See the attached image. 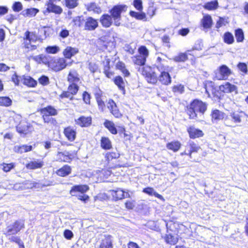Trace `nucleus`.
Here are the masks:
<instances>
[{"instance_id": "nucleus-42", "label": "nucleus", "mask_w": 248, "mask_h": 248, "mask_svg": "<svg viewBox=\"0 0 248 248\" xmlns=\"http://www.w3.org/2000/svg\"><path fill=\"white\" fill-rule=\"evenodd\" d=\"M100 248H113L112 237L110 235H105L100 245Z\"/></svg>"}, {"instance_id": "nucleus-44", "label": "nucleus", "mask_w": 248, "mask_h": 248, "mask_svg": "<svg viewBox=\"0 0 248 248\" xmlns=\"http://www.w3.org/2000/svg\"><path fill=\"white\" fill-rule=\"evenodd\" d=\"M129 15L131 17H134L137 20H143L144 21L147 20L145 13L142 11L138 13L134 11H130L129 12Z\"/></svg>"}, {"instance_id": "nucleus-22", "label": "nucleus", "mask_w": 248, "mask_h": 248, "mask_svg": "<svg viewBox=\"0 0 248 248\" xmlns=\"http://www.w3.org/2000/svg\"><path fill=\"white\" fill-rule=\"evenodd\" d=\"M99 26L98 20L92 16H88L85 19L84 30L86 31H93Z\"/></svg>"}, {"instance_id": "nucleus-18", "label": "nucleus", "mask_w": 248, "mask_h": 248, "mask_svg": "<svg viewBox=\"0 0 248 248\" xmlns=\"http://www.w3.org/2000/svg\"><path fill=\"white\" fill-rule=\"evenodd\" d=\"M110 192L112 200L115 201L122 200L130 197V195L128 191H124L121 188L111 190Z\"/></svg>"}, {"instance_id": "nucleus-30", "label": "nucleus", "mask_w": 248, "mask_h": 248, "mask_svg": "<svg viewBox=\"0 0 248 248\" xmlns=\"http://www.w3.org/2000/svg\"><path fill=\"white\" fill-rule=\"evenodd\" d=\"M44 165V161L41 159H33L27 163L25 167L28 170H33L41 169Z\"/></svg>"}, {"instance_id": "nucleus-47", "label": "nucleus", "mask_w": 248, "mask_h": 248, "mask_svg": "<svg viewBox=\"0 0 248 248\" xmlns=\"http://www.w3.org/2000/svg\"><path fill=\"white\" fill-rule=\"evenodd\" d=\"M223 40V42L228 45L232 44L234 42V39L232 34L229 31H226L224 33Z\"/></svg>"}, {"instance_id": "nucleus-34", "label": "nucleus", "mask_w": 248, "mask_h": 248, "mask_svg": "<svg viewBox=\"0 0 248 248\" xmlns=\"http://www.w3.org/2000/svg\"><path fill=\"white\" fill-rule=\"evenodd\" d=\"M100 146L102 149L107 151L112 148V143L110 139L106 136H102L100 140Z\"/></svg>"}, {"instance_id": "nucleus-54", "label": "nucleus", "mask_w": 248, "mask_h": 248, "mask_svg": "<svg viewBox=\"0 0 248 248\" xmlns=\"http://www.w3.org/2000/svg\"><path fill=\"white\" fill-rule=\"evenodd\" d=\"M119 133L120 135L123 134L125 141H129L132 138L131 134H128L126 133L125 128L124 126H119Z\"/></svg>"}, {"instance_id": "nucleus-33", "label": "nucleus", "mask_w": 248, "mask_h": 248, "mask_svg": "<svg viewBox=\"0 0 248 248\" xmlns=\"http://www.w3.org/2000/svg\"><path fill=\"white\" fill-rule=\"evenodd\" d=\"M78 48L67 46L63 50L62 54L65 59H70L72 57L78 53Z\"/></svg>"}, {"instance_id": "nucleus-12", "label": "nucleus", "mask_w": 248, "mask_h": 248, "mask_svg": "<svg viewBox=\"0 0 248 248\" xmlns=\"http://www.w3.org/2000/svg\"><path fill=\"white\" fill-rule=\"evenodd\" d=\"M201 146L192 140H189L185 146L184 151L181 153L182 156L186 155L190 158H192V155L199 152L201 150Z\"/></svg>"}, {"instance_id": "nucleus-49", "label": "nucleus", "mask_w": 248, "mask_h": 248, "mask_svg": "<svg viewBox=\"0 0 248 248\" xmlns=\"http://www.w3.org/2000/svg\"><path fill=\"white\" fill-rule=\"evenodd\" d=\"M64 6L69 9H73L79 5L78 0H64Z\"/></svg>"}, {"instance_id": "nucleus-16", "label": "nucleus", "mask_w": 248, "mask_h": 248, "mask_svg": "<svg viewBox=\"0 0 248 248\" xmlns=\"http://www.w3.org/2000/svg\"><path fill=\"white\" fill-rule=\"evenodd\" d=\"M93 95L99 109L101 111H104L106 108V105L105 102L102 99L103 92L99 87L96 86L94 88Z\"/></svg>"}, {"instance_id": "nucleus-10", "label": "nucleus", "mask_w": 248, "mask_h": 248, "mask_svg": "<svg viewBox=\"0 0 248 248\" xmlns=\"http://www.w3.org/2000/svg\"><path fill=\"white\" fill-rule=\"evenodd\" d=\"M24 227V221L22 219L17 220L7 226L5 232L4 234L7 237L12 235H15Z\"/></svg>"}, {"instance_id": "nucleus-46", "label": "nucleus", "mask_w": 248, "mask_h": 248, "mask_svg": "<svg viewBox=\"0 0 248 248\" xmlns=\"http://www.w3.org/2000/svg\"><path fill=\"white\" fill-rule=\"evenodd\" d=\"M12 100L7 96H0V107L8 108L12 105Z\"/></svg>"}, {"instance_id": "nucleus-6", "label": "nucleus", "mask_w": 248, "mask_h": 248, "mask_svg": "<svg viewBox=\"0 0 248 248\" xmlns=\"http://www.w3.org/2000/svg\"><path fill=\"white\" fill-rule=\"evenodd\" d=\"M138 55L132 57L134 64L144 67L149 56V51L145 46H140L138 48Z\"/></svg>"}, {"instance_id": "nucleus-23", "label": "nucleus", "mask_w": 248, "mask_h": 248, "mask_svg": "<svg viewBox=\"0 0 248 248\" xmlns=\"http://www.w3.org/2000/svg\"><path fill=\"white\" fill-rule=\"evenodd\" d=\"M32 126L26 122H19V124L16 126V128L17 132L20 135L25 136L26 135L31 133Z\"/></svg>"}, {"instance_id": "nucleus-29", "label": "nucleus", "mask_w": 248, "mask_h": 248, "mask_svg": "<svg viewBox=\"0 0 248 248\" xmlns=\"http://www.w3.org/2000/svg\"><path fill=\"white\" fill-rule=\"evenodd\" d=\"M67 81L69 83L78 84L80 82L79 75L76 70L72 69L69 71L67 77Z\"/></svg>"}, {"instance_id": "nucleus-17", "label": "nucleus", "mask_w": 248, "mask_h": 248, "mask_svg": "<svg viewBox=\"0 0 248 248\" xmlns=\"http://www.w3.org/2000/svg\"><path fill=\"white\" fill-rule=\"evenodd\" d=\"M76 124L80 128H89L93 124L91 116L80 115L75 120Z\"/></svg>"}, {"instance_id": "nucleus-20", "label": "nucleus", "mask_w": 248, "mask_h": 248, "mask_svg": "<svg viewBox=\"0 0 248 248\" xmlns=\"http://www.w3.org/2000/svg\"><path fill=\"white\" fill-rule=\"evenodd\" d=\"M46 8L43 11L44 15H47L49 13L61 15L63 12V9L60 6L56 5L54 3L46 2Z\"/></svg>"}, {"instance_id": "nucleus-56", "label": "nucleus", "mask_w": 248, "mask_h": 248, "mask_svg": "<svg viewBox=\"0 0 248 248\" xmlns=\"http://www.w3.org/2000/svg\"><path fill=\"white\" fill-rule=\"evenodd\" d=\"M171 90L174 93H177L181 94L183 93L185 91V86L181 84L175 85L172 86Z\"/></svg>"}, {"instance_id": "nucleus-19", "label": "nucleus", "mask_w": 248, "mask_h": 248, "mask_svg": "<svg viewBox=\"0 0 248 248\" xmlns=\"http://www.w3.org/2000/svg\"><path fill=\"white\" fill-rule=\"evenodd\" d=\"M63 133L66 140L70 142L74 141L77 137L76 129L71 125L64 127Z\"/></svg>"}, {"instance_id": "nucleus-32", "label": "nucleus", "mask_w": 248, "mask_h": 248, "mask_svg": "<svg viewBox=\"0 0 248 248\" xmlns=\"http://www.w3.org/2000/svg\"><path fill=\"white\" fill-rule=\"evenodd\" d=\"M51 56L41 54L32 57V59L38 64H44L48 66Z\"/></svg>"}, {"instance_id": "nucleus-27", "label": "nucleus", "mask_w": 248, "mask_h": 248, "mask_svg": "<svg viewBox=\"0 0 248 248\" xmlns=\"http://www.w3.org/2000/svg\"><path fill=\"white\" fill-rule=\"evenodd\" d=\"M218 87L224 94L232 93L233 92L236 93L237 90V87L229 82H226L218 86Z\"/></svg>"}, {"instance_id": "nucleus-53", "label": "nucleus", "mask_w": 248, "mask_h": 248, "mask_svg": "<svg viewBox=\"0 0 248 248\" xmlns=\"http://www.w3.org/2000/svg\"><path fill=\"white\" fill-rule=\"evenodd\" d=\"M165 240L167 244L174 245L177 243L178 239L176 236L171 234H168L166 235Z\"/></svg>"}, {"instance_id": "nucleus-37", "label": "nucleus", "mask_w": 248, "mask_h": 248, "mask_svg": "<svg viewBox=\"0 0 248 248\" xmlns=\"http://www.w3.org/2000/svg\"><path fill=\"white\" fill-rule=\"evenodd\" d=\"M115 68L122 73L124 77L130 76V73L126 68L125 63L122 61L119 60L115 64Z\"/></svg>"}, {"instance_id": "nucleus-24", "label": "nucleus", "mask_w": 248, "mask_h": 248, "mask_svg": "<svg viewBox=\"0 0 248 248\" xmlns=\"http://www.w3.org/2000/svg\"><path fill=\"white\" fill-rule=\"evenodd\" d=\"M211 93L213 99L219 104H222L223 101L225 99L226 95L221 91L220 88L218 87L217 88L215 86H213L212 87Z\"/></svg>"}, {"instance_id": "nucleus-2", "label": "nucleus", "mask_w": 248, "mask_h": 248, "mask_svg": "<svg viewBox=\"0 0 248 248\" xmlns=\"http://www.w3.org/2000/svg\"><path fill=\"white\" fill-rule=\"evenodd\" d=\"M37 112L41 115L43 123L52 129L59 126L57 120L53 117L58 113V110L54 107L47 105L38 109Z\"/></svg>"}, {"instance_id": "nucleus-63", "label": "nucleus", "mask_w": 248, "mask_h": 248, "mask_svg": "<svg viewBox=\"0 0 248 248\" xmlns=\"http://www.w3.org/2000/svg\"><path fill=\"white\" fill-rule=\"evenodd\" d=\"M38 82L42 85L46 86L49 83V80L47 76L42 75L38 78Z\"/></svg>"}, {"instance_id": "nucleus-39", "label": "nucleus", "mask_w": 248, "mask_h": 248, "mask_svg": "<svg viewBox=\"0 0 248 248\" xmlns=\"http://www.w3.org/2000/svg\"><path fill=\"white\" fill-rule=\"evenodd\" d=\"M113 81L118 89L124 93L125 92V85L123 78L121 76H117L113 79Z\"/></svg>"}, {"instance_id": "nucleus-14", "label": "nucleus", "mask_w": 248, "mask_h": 248, "mask_svg": "<svg viewBox=\"0 0 248 248\" xmlns=\"http://www.w3.org/2000/svg\"><path fill=\"white\" fill-rule=\"evenodd\" d=\"M217 74L216 77L219 80H226L232 74V71L226 65L222 64L218 68Z\"/></svg>"}, {"instance_id": "nucleus-45", "label": "nucleus", "mask_w": 248, "mask_h": 248, "mask_svg": "<svg viewBox=\"0 0 248 248\" xmlns=\"http://www.w3.org/2000/svg\"><path fill=\"white\" fill-rule=\"evenodd\" d=\"M88 12H93L94 14H100L102 12L101 8L94 2L90 3L86 7Z\"/></svg>"}, {"instance_id": "nucleus-40", "label": "nucleus", "mask_w": 248, "mask_h": 248, "mask_svg": "<svg viewBox=\"0 0 248 248\" xmlns=\"http://www.w3.org/2000/svg\"><path fill=\"white\" fill-rule=\"evenodd\" d=\"M15 153L17 154H23L30 152L32 150V146L31 145H28L26 144L21 145H16L13 148Z\"/></svg>"}, {"instance_id": "nucleus-15", "label": "nucleus", "mask_w": 248, "mask_h": 248, "mask_svg": "<svg viewBox=\"0 0 248 248\" xmlns=\"http://www.w3.org/2000/svg\"><path fill=\"white\" fill-rule=\"evenodd\" d=\"M107 108L109 112L115 118L120 119L122 117L123 114L116 102L112 99H109L107 103Z\"/></svg>"}, {"instance_id": "nucleus-26", "label": "nucleus", "mask_w": 248, "mask_h": 248, "mask_svg": "<svg viewBox=\"0 0 248 248\" xmlns=\"http://www.w3.org/2000/svg\"><path fill=\"white\" fill-rule=\"evenodd\" d=\"M72 170V167L70 165L65 164L58 169L55 173L58 177H66L71 174Z\"/></svg>"}, {"instance_id": "nucleus-51", "label": "nucleus", "mask_w": 248, "mask_h": 248, "mask_svg": "<svg viewBox=\"0 0 248 248\" xmlns=\"http://www.w3.org/2000/svg\"><path fill=\"white\" fill-rule=\"evenodd\" d=\"M0 166L2 167V170L4 172H8L15 168L16 164L14 162L9 163H2L0 164Z\"/></svg>"}, {"instance_id": "nucleus-59", "label": "nucleus", "mask_w": 248, "mask_h": 248, "mask_svg": "<svg viewBox=\"0 0 248 248\" xmlns=\"http://www.w3.org/2000/svg\"><path fill=\"white\" fill-rule=\"evenodd\" d=\"M237 67L239 71L242 73L244 75L247 74L248 72L247 64L245 62H238L237 64Z\"/></svg>"}, {"instance_id": "nucleus-28", "label": "nucleus", "mask_w": 248, "mask_h": 248, "mask_svg": "<svg viewBox=\"0 0 248 248\" xmlns=\"http://www.w3.org/2000/svg\"><path fill=\"white\" fill-rule=\"evenodd\" d=\"M189 55L194 56V54L192 53L191 50H187L185 52L179 53L173 57V60L176 62H184L188 60V56Z\"/></svg>"}, {"instance_id": "nucleus-8", "label": "nucleus", "mask_w": 248, "mask_h": 248, "mask_svg": "<svg viewBox=\"0 0 248 248\" xmlns=\"http://www.w3.org/2000/svg\"><path fill=\"white\" fill-rule=\"evenodd\" d=\"M66 60L64 58L51 57L48 67L55 72L64 69L67 66Z\"/></svg>"}, {"instance_id": "nucleus-64", "label": "nucleus", "mask_w": 248, "mask_h": 248, "mask_svg": "<svg viewBox=\"0 0 248 248\" xmlns=\"http://www.w3.org/2000/svg\"><path fill=\"white\" fill-rule=\"evenodd\" d=\"M20 77L15 72L11 77V81L14 83L15 86H18L20 83Z\"/></svg>"}, {"instance_id": "nucleus-5", "label": "nucleus", "mask_w": 248, "mask_h": 248, "mask_svg": "<svg viewBox=\"0 0 248 248\" xmlns=\"http://www.w3.org/2000/svg\"><path fill=\"white\" fill-rule=\"evenodd\" d=\"M87 185H75L71 187L69 193L72 197H76L77 200L82 202L89 200V196L86 194L89 190Z\"/></svg>"}, {"instance_id": "nucleus-9", "label": "nucleus", "mask_w": 248, "mask_h": 248, "mask_svg": "<svg viewBox=\"0 0 248 248\" xmlns=\"http://www.w3.org/2000/svg\"><path fill=\"white\" fill-rule=\"evenodd\" d=\"M56 161L60 163H71L77 157V151L58 152Z\"/></svg>"}, {"instance_id": "nucleus-57", "label": "nucleus", "mask_w": 248, "mask_h": 248, "mask_svg": "<svg viewBox=\"0 0 248 248\" xmlns=\"http://www.w3.org/2000/svg\"><path fill=\"white\" fill-rule=\"evenodd\" d=\"M85 20L83 16H79L75 17L73 20V22L74 23L75 25L80 27L83 25V23H85Z\"/></svg>"}, {"instance_id": "nucleus-61", "label": "nucleus", "mask_w": 248, "mask_h": 248, "mask_svg": "<svg viewBox=\"0 0 248 248\" xmlns=\"http://www.w3.org/2000/svg\"><path fill=\"white\" fill-rule=\"evenodd\" d=\"M230 116L232 118V121L234 123L237 124L241 122L242 117L239 114L235 112H232L230 114Z\"/></svg>"}, {"instance_id": "nucleus-31", "label": "nucleus", "mask_w": 248, "mask_h": 248, "mask_svg": "<svg viewBox=\"0 0 248 248\" xmlns=\"http://www.w3.org/2000/svg\"><path fill=\"white\" fill-rule=\"evenodd\" d=\"M113 18L108 14L102 15L100 18L99 21L103 27L108 28L110 27L113 23Z\"/></svg>"}, {"instance_id": "nucleus-11", "label": "nucleus", "mask_w": 248, "mask_h": 248, "mask_svg": "<svg viewBox=\"0 0 248 248\" xmlns=\"http://www.w3.org/2000/svg\"><path fill=\"white\" fill-rule=\"evenodd\" d=\"M127 6L125 5H116L113 6L111 9L109 11L110 15L113 18L114 21V24L116 26H118L120 25V23L118 21L121 18V14L126 11Z\"/></svg>"}, {"instance_id": "nucleus-38", "label": "nucleus", "mask_w": 248, "mask_h": 248, "mask_svg": "<svg viewBox=\"0 0 248 248\" xmlns=\"http://www.w3.org/2000/svg\"><path fill=\"white\" fill-rule=\"evenodd\" d=\"M181 143L177 140L171 141L166 144V148L174 153L178 152L181 149Z\"/></svg>"}, {"instance_id": "nucleus-4", "label": "nucleus", "mask_w": 248, "mask_h": 248, "mask_svg": "<svg viewBox=\"0 0 248 248\" xmlns=\"http://www.w3.org/2000/svg\"><path fill=\"white\" fill-rule=\"evenodd\" d=\"M39 39L38 36L35 31H26L22 37V47L27 52L32 51L37 49L38 46L32 45Z\"/></svg>"}, {"instance_id": "nucleus-50", "label": "nucleus", "mask_w": 248, "mask_h": 248, "mask_svg": "<svg viewBox=\"0 0 248 248\" xmlns=\"http://www.w3.org/2000/svg\"><path fill=\"white\" fill-rule=\"evenodd\" d=\"M234 35L237 43L243 42L245 37L244 33L242 29L238 28L234 31Z\"/></svg>"}, {"instance_id": "nucleus-60", "label": "nucleus", "mask_w": 248, "mask_h": 248, "mask_svg": "<svg viewBox=\"0 0 248 248\" xmlns=\"http://www.w3.org/2000/svg\"><path fill=\"white\" fill-rule=\"evenodd\" d=\"M59 50L60 48L57 46H48L45 48V51L47 54H56Z\"/></svg>"}, {"instance_id": "nucleus-3", "label": "nucleus", "mask_w": 248, "mask_h": 248, "mask_svg": "<svg viewBox=\"0 0 248 248\" xmlns=\"http://www.w3.org/2000/svg\"><path fill=\"white\" fill-rule=\"evenodd\" d=\"M207 109V105L205 102L194 99L186 106L185 111L189 119H195L198 117L197 112L203 114Z\"/></svg>"}, {"instance_id": "nucleus-35", "label": "nucleus", "mask_w": 248, "mask_h": 248, "mask_svg": "<svg viewBox=\"0 0 248 248\" xmlns=\"http://www.w3.org/2000/svg\"><path fill=\"white\" fill-rule=\"evenodd\" d=\"M103 73L108 78H111L115 75V72L111 69L110 61L109 59L106 60L105 64L103 65Z\"/></svg>"}, {"instance_id": "nucleus-43", "label": "nucleus", "mask_w": 248, "mask_h": 248, "mask_svg": "<svg viewBox=\"0 0 248 248\" xmlns=\"http://www.w3.org/2000/svg\"><path fill=\"white\" fill-rule=\"evenodd\" d=\"M104 126L112 135H116L118 131L114 123L110 120H106L104 122Z\"/></svg>"}, {"instance_id": "nucleus-55", "label": "nucleus", "mask_w": 248, "mask_h": 248, "mask_svg": "<svg viewBox=\"0 0 248 248\" xmlns=\"http://www.w3.org/2000/svg\"><path fill=\"white\" fill-rule=\"evenodd\" d=\"M164 61L160 57H158L156 59V62L158 64L155 66L156 68L160 71L161 70H168L169 66L168 65H165L162 62Z\"/></svg>"}, {"instance_id": "nucleus-41", "label": "nucleus", "mask_w": 248, "mask_h": 248, "mask_svg": "<svg viewBox=\"0 0 248 248\" xmlns=\"http://www.w3.org/2000/svg\"><path fill=\"white\" fill-rule=\"evenodd\" d=\"M213 25V20L209 15H204L201 20V25L204 29H210Z\"/></svg>"}, {"instance_id": "nucleus-25", "label": "nucleus", "mask_w": 248, "mask_h": 248, "mask_svg": "<svg viewBox=\"0 0 248 248\" xmlns=\"http://www.w3.org/2000/svg\"><path fill=\"white\" fill-rule=\"evenodd\" d=\"M210 116L213 122H217L222 120L226 121L228 119V116L225 113L217 109L212 110Z\"/></svg>"}, {"instance_id": "nucleus-48", "label": "nucleus", "mask_w": 248, "mask_h": 248, "mask_svg": "<svg viewBox=\"0 0 248 248\" xmlns=\"http://www.w3.org/2000/svg\"><path fill=\"white\" fill-rule=\"evenodd\" d=\"M218 7V3L217 0L207 2L203 5V8L209 11L215 10Z\"/></svg>"}, {"instance_id": "nucleus-1", "label": "nucleus", "mask_w": 248, "mask_h": 248, "mask_svg": "<svg viewBox=\"0 0 248 248\" xmlns=\"http://www.w3.org/2000/svg\"><path fill=\"white\" fill-rule=\"evenodd\" d=\"M146 82L151 85H156L159 82L162 85L168 86L172 82V78L168 70H161L159 75L151 66L146 65L139 70Z\"/></svg>"}, {"instance_id": "nucleus-58", "label": "nucleus", "mask_w": 248, "mask_h": 248, "mask_svg": "<svg viewBox=\"0 0 248 248\" xmlns=\"http://www.w3.org/2000/svg\"><path fill=\"white\" fill-rule=\"evenodd\" d=\"M91 94L87 91H83L82 94V99L84 103L87 105H91Z\"/></svg>"}, {"instance_id": "nucleus-62", "label": "nucleus", "mask_w": 248, "mask_h": 248, "mask_svg": "<svg viewBox=\"0 0 248 248\" xmlns=\"http://www.w3.org/2000/svg\"><path fill=\"white\" fill-rule=\"evenodd\" d=\"M39 10L35 8H28L26 10L25 15L27 16L32 17L39 12Z\"/></svg>"}, {"instance_id": "nucleus-52", "label": "nucleus", "mask_w": 248, "mask_h": 248, "mask_svg": "<svg viewBox=\"0 0 248 248\" xmlns=\"http://www.w3.org/2000/svg\"><path fill=\"white\" fill-rule=\"evenodd\" d=\"M229 23V18L228 17H219L218 20L217 21L216 27L219 29L222 26H226Z\"/></svg>"}, {"instance_id": "nucleus-13", "label": "nucleus", "mask_w": 248, "mask_h": 248, "mask_svg": "<svg viewBox=\"0 0 248 248\" xmlns=\"http://www.w3.org/2000/svg\"><path fill=\"white\" fill-rule=\"evenodd\" d=\"M120 156V154L117 150L107 152L104 155L107 166L109 168H114L116 167L114 162Z\"/></svg>"}, {"instance_id": "nucleus-21", "label": "nucleus", "mask_w": 248, "mask_h": 248, "mask_svg": "<svg viewBox=\"0 0 248 248\" xmlns=\"http://www.w3.org/2000/svg\"><path fill=\"white\" fill-rule=\"evenodd\" d=\"M186 131L190 139H196L203 137L204 134L200 129L196 128L194 125H189Z\"/></svg>"}, {"instance_id": "nucleus-36", "label": "nucleus", "mask_w": 248, "mask_h": 248, "mask_svg": "<svg viewBox=\"0 0 248 248\" xmlns=\"http://www.w3.org/2000/svg\"><path fill=\"white\" fill-rule=\"evenodd\" d=\"M21 80L23 84L29 88H34L37 85V81L31 76H23Z\"/></svg>"}, {"instance_id": "nucleus-7", "label": "nucleus", "mask_w": 248, "mask_h": 248, "mask_svg": "<svg viewBox=\"0 0 248 248\" xmlns=\"http://www.w3.org/2000/svg\"><path fill=\"white\" fill-rule=\"evenodd\" d=\"M79 90V86L78 84L69 83L67 91H63L59 96L60 101L68 98L70 101L74 99V96L77 94Z\"/></svg>"}]
</instances>
